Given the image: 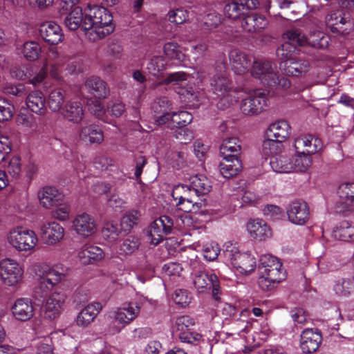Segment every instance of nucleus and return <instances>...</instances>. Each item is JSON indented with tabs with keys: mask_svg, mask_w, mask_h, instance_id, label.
<instances>
[{
	"mask_svg": "<svg viewBox=\"0 0 354 354\" xmlns=\"http://www.w3.org/2000/svg\"><path fill=\"white\" fill-rule=\"evenodd\" d=\"M6 239L9 245L19 252H32L39 243L35 232L22 226L11 228L6 235Z\"/></svg>",
	"mask_w": 354,
	"mask_h": 354,
	"instance_id": "11",
	"label": "nucleus"
},
{
	"mask_svg": "<svg viewBox=\"0 0 354 354\" xmlns=\"http://www.w3.org/2000/svg\"><path fill=\"white\" fill-rule=\"evenodd\" d=\"M140 312V306L133 301L111 309L107 314L108 332L113 335L119 333L138 317Z\"/></svg>",
	"mask_w": 354,
	"mask_h": 354,
	"instance_id": "6",
	"label": "nucleus"
},
{
	"mask_svg": "<svg viewBox=\"0 0 354 354\" xmlns=\"http://www.w3.org/2000/svg\"><path fill=\"white\" fill-rule=\"evenodd\" d=\"M337 193L346 205L354 206V183L341 184Z\"/></svg>",
	"mask_w": 354,
	"mask_h": 354,
	"instance_id": "55",
	"label": "nucleus"
},
{
	"mask_svg": "<svg viewBox=\"0 0 354 354\" xmlns=\"http://www.w3.org/2000/svg\"><path fill=\"white\" fill-rule=\"evenodd\" d=\"M79 138L86 143L100 144L104 140V133L98 126L87 124L80 127Z\"/></svg>",
	"mask_w": 354,
	"mask_h": 354,
	"instance_id": "40",
	"label": "nucleus"
},
{
	"mask_svg": "<svg viewBox=\"0 0 354 354\" xmlns=\"http://www.w3.org/2000/svg\"><path fill=\"white\" fill-rule=\"evenodd\" d=\"M205 75L203 72L195 71L192 76L183 72L170 73L164 80L166 84H171L180 95L181 100L192 106H198L199 102L198 92L192 86V80L195 79L194 84L201 83Z\"/></svg>",
	"mask_w": 354,
	"mask_h": 354,
	"instance_id": "3",
	"label": "nucleus"
},
{
	"mask_svg": "<svg viewBox=\"0 0 354 354\" xmlns=\"http://www.w3.org/2000/svg\"><path fill=\"white\" fill-rule=\"evenodd\" d=\"M120 232V231L117 223L108 222L103 227L102 234L104 239L109 242H114L118 240Z\"/></svg>",
	"mask_w": 354,
	"mask_h": 354,
	"instance_id": "62",
	"label": "nucleus"
},
{
	"mask_svg": "<svg viewBox=\"0 0 354 354\" xmlns=\"http://www.w3.org/2000/svg\"><path fill=\"white\" fill-rule=\"evenodd\" d=\"M54 209L52 211V216L60 221H66L69 218L71 212V207L69 203H59L56 206H54Z\"/></svg>",
	"mask_w": 354,
	"mask_h": 354,
	"instance_id": "59",
	"label": "nucleus"
},
{
	"mask_svg": "<svg viewBox=\"0 0 354 354\" xmlns=\"http://www.w3.org/2000/svg\"><path fill=\"white\" fill-rule=\"evenodd\" d=\"M322 340L317 329L306 328L303 330L300 339V348L304 353H311L317 350Z\"/></svg>",
	"mask_w": 354,
	"mask_h": 354,
	"instance_id": "28",
	"label": "nucleus"
},
{
	"mask_svg": "<svg viewBox=\"0 0 354 354\" xmlns=\"http://www.w3.org/2000/svg\"><path fill=\"white\" fill-rule=\"evenodd\" d=\"M113 17L104 7L88 4L84 8V30L86 37L95 41L109 35L114 30Z\"/></svg>",
	"mask_w": 354,
	"mask_h": 354,
	"instance_id": "1",
	"label": "nucleus"
},
{
	"mask_svg": "<svg viewBox=\"0 0 354 354\" xmlns=\"http://www.w3.org/2000/svg\"><path fill=\"white\" fill-rule=\"evenodd\" d=\"M259 5L258 0H232L224 7L225 15L236 20L245 17L250 10L255 9Z\"/></svg>",
	"mask_w": 354,
	"mask_h": 354,
	"instance_id": "21",
	"label": "nucleus"
},
{
	"mask_svg": "<svg viewBox=\"0 0 354 354\" xmlns=\"http://www.w3.org/2000/svg\"><path fill=\"white\" fill-rule=\"evenodd\" d=\"M140 213L136 210L127 212L121 218V228L125 231H129L136 225L139 219Z\"/></svg>",
	"mask_w": 354,
	"mask_h": 354,
	"instance_id": "61",
	"label": "nucleus"
},
{
	"mask_svg": "<svg viewBox=\"0 0 354 354\" xmlns=\"http://www.w3.org/2000/svg\"><path fill=\"white\" fill-rule=\"evenodd\" d=\"M205 202L203 201H195L193 196H192L189 198H187V200L182 201L180 205H178V203H176V205L179 209L184 212L197 213L199 210L202 209L205 206Z\"/></svg>",
	"mask_w": 354,
	"mask_h": 354,
	"instance_id": "60",
	"label": "nucleus"
},
{
	"mask_svg": "<svg viewBox=\"0 0 354 354\" xmlns=\"http://www.w3.org/2000/svg\"><path fill=\"white\" fill-rule=\"evenodd\" d=\"M85 86L98 98H105L109 92L106 82L96 76L88 77L85 82Z\"/></svg>",
	"mask_w": 354,
	"mask_h": 354,
	"instance_id": "44",
	"label": "nucleus"
},
{
	"mask_svg": "<svg viewBox=\"0 0 354 354\" xmlns=\"http://www.w3.org/2000/svg\"><path fill=\"white\" fill-rule=\"evenodd\" d=\"M334 290L337 294L344 296L354 292V279L350 278L337 282L334 286Z\"/></svg>",
	"mask_w": 354,
	"mask_h": 354,
	"instance_id": "63",
	"label": "nucleus"
},
{
	"mask_svg": "<svg viewBox=\"0 0 354 354\" xmlns=\"http://www.w3.org/2000/svg\"><path fill=\"white\" fill-rule=\"evenodd\" d=\"M285 36L286 35H285ZM286 37L288 39V41L283 44L277 50V55L278 57L282 60L281 63L290 62V61L295 58V54L296 52V47L295 45L297 44L295 42L290 41L287 37Z\"/></svg>",
	"mask_w": 354,
	"mask_h": 354,
	"instance_id": "52",
	"label": "nucleus"
},
{
	"mask_svg": "<svg viewBox=\"0 0 354 354\" xmlns=\"http://www.w3.org/2000/svg\"><path fill=\"white\" fill-rule=\"evenodd\" d=\"M270 165L276 173H290L292 171V160L291 158L283 156H272Z\"/></svg>",
	"mask_w": 354,
	"mask_h": 354,
	"instance_id": "48",
	"label": "nucleus"
},
{
	"mask_svg": "<svg viewBox=\"0 0 354 354\" xmlns=\"http://www.w3.org/2000/svg\"><path fill=\"white\" fill-rule=\"evenodd\" d=\"M226 64L220 62L216 64V74L210 81L211 88L216 95V104L218 109L225 110L238 100L237 91L226 73Z\"/></svg>",
	"mask_w": 354,
	"mask_h": 354,
	"instance_id": "2",
	"label": "nucleus"
},
{
	"mask_svg": "<svg viewBox=\"0 0 354 354\" xmlns=\"http://www.w3.org/2000/svg\"><path fill=\"white\" fill-rule=\"evenodd\" d=\"M164 53L172 59H176L179 62H183L185 59V54L181 51L180 46L176 42L170 41L164 45Z\"/></svg>",
	"mask_w": 354,
	"mask_h": 354,
	"instance_id": "58",
	"label": "nucleus"
},
{
	"mask_svg": "<svg viewBox=\"0 0 354 354\" xmlns=\"http://www.w3.org/2000/svg\"><path fill=\"white\" fill-rule=\"evenodd\" d=\"M18 50L26 60L34 62L39 57L41 53V48L38 42L28 41L24 42L23 45L18 48Z\"/></svg>",
	"mask_w": 354,
	"mask_h": 354,
	"instance_id": "46",
	"label": "nucleus"
},
{
	"mask_svg": "<svg viewBox=\"0 0 354 354\" xmlns=\"http://www.w3.org/2000/svg\"><path fill=\"white\" fill-rule=\"evenodd\" d=\"M17 121L21 131L28 138H32L38 133L37 120L32 114L21 113L19 114Z\"/></svg>",
	"mask_w": 354,
	"mask_h": 354,
	"instance_id": "39",
	"label": "nucleus"
},
{
	"mask_svg": "<svg viewBox=\"0 0 354 354\" xmlns=\"http://www.w3.org/2000/svg\"><path fill=\"white\" fill-rule=\"evenodd\" d=\"M182 271L183 268L181 265L175 262L165 263L162 267L164 277H167L169 280L173 282L178 281Z\"/></svg>",
	"mask_w": 354,
	"mask_h": 354,
	"instance_id": "56",
	"label": "nucleus"
},
{
	"mask_svg": "<svg viewBox=\"0 0 354 354\" xmlns=\"http://www.w3.org/2000/svg\"><path fill=\"white\" fill-rule=\"evenodd\" d=\"M60 113L65 120L75 124L80 123L84 114L81 102L74 99L67 101Z\"/></svg>",
	"mask_w": 354,
	"mask_h": 354,
	"instance_id": "37",
	"label": "nucleus"
},
{
	"mask_svg": "<svg viewBox=\"0 0 354 354\" xmlns=\"http://www.w3.org/2000/svg\"><path fill=\"white\" fill-rule=\"evenodd\" d=\"M241 167L239 159L223 158V161L219 165L220 173L225 178L235 176L241 171Z\"/></svg>",
	"mask_w": 354,
	"mask_h": 354,
	"instance_id": "47",
	"label": "nucleus"
},
{
	"mask_svg": "<svg viewBox=\"0 0 354 354\" xmlns=\"http://www.w3.org/2000/svg\"><path fill=\"white\" fill-rule=\"evenodd\" d=\"M232 71L237 75L246 73L251 66V59L245 53L234 49L229 54Z\"/></svg>",
	"mask_w": 354,
	"mask_h": 354,
	"instance_id": "36",
	"label": "nucleus"
},
{
	"mask_svg": "<svg viewBox=\"0 0 354 354\" xmlns=\"http://www.w3.org/2000/svg\"><path fill=\"white\" fill-rule=\"evenodd\" d=\"M10 313L17 322L24 323L32 319L35 314L33 301L29 297L16 299L10 306Z\"/></svg>",
	"mask_w": 354,
	"mask_h": 354,
	"instance_id": "19",
	"label": "nucleus"
},
{
	"mask_svg": "<svg viewBox=\"0 0 354 354\" xmlns=\"http://www.w3.org/2000/svg\"><path fill=\"white\" fill-rule=\"evenodd\" d=\"M241 147L240 141L236 138H229L223 140L220 147V153L223 158L239 159Z\"/></svg>",
	"mask_w": 354,
	"mask_h": 354,
	"instance_id": "41",
	"label": "nucleus"
},
{
	"mask_svg": "<svg viewBox=\"0 0 354 354\" xmlns=\"http://www.w3.org/2000/svg\"><path fill=\"white\" fill-rule=\"evenodd\" d=\"M41 38L51 45H57L64 38L61 27L54 21L43 23L39 29Z\"/></svg>",
	"mask_w": 354,
	"mask_h": 354,
	"instance_id": "32",
	"label": "nucleus"
},
{
	"mask_svg": "<svg viewBox=\"0 0 354 354\" xmlns=\"http://www.w3.org/2000/svg\"><path fill=\"white\" fill-rule=\"evenodd\" d=\"M246 230L250 236L257 241H264L272 236V230L261 219H250L246 223Z\"/></svg>",
	"mask_w": 354,
	"mask_h": 354,
	"instance_id": "33",
	"label": "nucleus"
},
{
	"mask_svg": "<svg viewBox=\"0 0 354 354\" xmlns=\"http://www.w3.org/2000/svg\"><path fill=\"white\" fill-rule=\"evenodd\" d=\"M189 181L192 194L196 196L206 195L212 189L210 181L204 175L200 174L192 176Z\"/></svg>",
	"mask_w": 354,
	"mask_h": 354,
	"instance_id": "42",
	"label": "nucleus"
},
{
	"mask_svg": "<svg viewBox=\"0 0 354 354\" xmlns=\"http://www.w3.org/2000/svg\"><path fill=\"white\" fill-rule=\"evenodd\" d=\"M72 227L77 235L82 238H88L97 230L94 218L86 213L77 214L72 221Z\"/></svg>",
	"mask_w": 354,
	"mask_h": 354,
	"instance_id": "22",
	"label": "nucleus"
},
{
	"mask_svg": "<svg viewBox=\"0 0 354 354\" xmlns=\"http://www.w3.org/2000/svg\"><path fill=\"white\" fill-rule=\"evenodd\" d=\"M286 37L299 46H310L315 48L324 49L328 47L330 38L322 31L310 32L306 38L298 30H290L286 32Z\"/></svg>",
	"mask_w": 354,
	"mask_h": 354,
	"instance_id": "16",
	"label": "nucleus"
},
{
	"mask_svg": "<svg viewBox=\"0 0 354 354\" xmlns=\"http://www.w3.org/2000/svg\"><path fill=\"white\" fill-rule=\"evenodd\" d=\"M67 269L63 266L39 264L35 268V275L38 279L37 289L43 295H46L58 285L66 277Z\"/></svg>",
	"mask_w": 354,
	"mask_h": 354,
	"instance_id": "10",
	"label": "nucleus"
},
{
	"mask_svg": "<svg viewBox=\"0 0 354 354\" xmlns=\"http://www.w3.org/2000/svg\"><path fill=\"white\" fill-rule=\"evenodd\" d=\"M198 21L201 29L212 30L221 24V16L215 10H209L205 16H201Z\"/></svg>",
	"mask_w": 354,
	"mask_h": 354,
	"instance_id": "50",
	"label": "nucleus"
},
{
	"mask_svg": "<svg viewBox=\"0 0 354 354\" xmlns=\"http://www.w3.org/2000/svg\"><path fill=\"white\" fill-rule=\"evenodd\" d=\"M79 261L85 265L95 263L102 260L105 257L104 250L93 244H85L77 251Z\"/></svg>",
	"mask_w": 354,
	"mask_h": 354,
	"instance_id": "29",
	"label": "nucleus"
},
{
	"mask_svg": "<svg viewBox=\"0 0 354 354\" xmlns=\"http://www.w3.org/2000/svg\"><path fill=\"white\" fill-rule=\"evenodd\" d=\"M293 147L295 152L300 151L311 156L319 152L322 149L323 143L318 137L313 134H307L296 138Z\"/></svg>",
	"mask_w": 354,
	"mask_h": 354,
	"instance_id": "24",
	"label": "nucleus"
},
{
	"mask_svg": "<svg viewBox=\"0 0 354 354\" xmlns=\"http://www.w3.org/2000/svg\"><path fill=\"white\" fill-rule=\"evenodd\" d=\"M279 66L286 75L297 77L306 75L311 68L310 63L308 59H297L296 58L290 62L280 63Z\"/></svg>",
	"mask_w": 354,
	"mask_h": 354,
	"instance_id": "31",
	"label": "nucleus"
},
{
	"mask_svg": "<svg viewBox=\"0 0 354 354\" xmlns=\"http://www.w3.org/2000/svg\"><path fill=\"white\" fill-rule=\"evenodd\" d=\"M274 72L275 68L266 60H254L250 68L251 75L266 86L274 83L272 79Z\"/></svg>",
	"mask_w": 354,
	"mask_h": 354,
	"instance_id": "23",
	"label": "nucleus"
},
{
	"mask_svg": "<svg viewBox=\"0 0 354 354\" xmlns=\"http://www.w3.org/2000/svg\"><path fill=\"white\" fill-rule=\"evenodd\" d=\"M171 196L178 205H180L182 201L193 196L192 188L187 185H176L171 192Z\"/></svg>",
	"mask_w": 354,
	"mask_h": 354,
	"instance_id": "57",
	"label": "nucleus"
},
{
	"mask_svg": "<svg viewBox=\"0 0 354 354\" xmlns=\"http://www.w3.org/2000/svg\"><path fill=\"white\" fill-rule=\"evenodd\" d=\"M173 224V220L165 215L154 220L147 230V236L151 244L156 245L160 243L164 236L171 232Z\"/></svg>",
	"mask_w": 354,
	"mask_h": 354,
	"instance_id": "18",
	"label": "nucleus"
},
{
	"mask_svg": "<svg viewBox=\"0 0 354 354\" xmlns=\"http://www.w3.org/2000/svg\"><path fill=\"white\" fill-rule=\"evenodd\" d=\"M326 26L333 32L346 34L351 29L352 22L345 14L340 10L335 11L326 18Z\"/></svg>",
	"mask_w": 354,
	"mask_h": 354,
	"instance_id": "27",
	"label": "nucleus"
},
{
	"mask_svg": "<svg viewBox=\"0 0 354 354\" xmlns=\"http://www.w3.org/2000/svg\"><path fill=\"white\" fill-rule=\"evenodd\" d=\"M65 15L64 24L69 30H75L80 27L84 29V11L82 8L75 7Z\"/></svg>",
	"mask_w": 354,
	"mask_h": 354,
	"instance_id": "43",
	"label": "nucleus"
},
{
	"mask_svg": "<svg viewBox=\"0 0 354 354\" xmlns=\"http://www.w3.org/2000/svg\"><path fill=\"white\" fill-rule=\"evenodd\" d=\"M268 25L266 19L257 14L246 15L241 23L243 28L248 32H255L264 28Z\"/></svg>",
	"mask_w": 354,
	"mask_h": 354,
	"instance_id": "45",
	"label": "nucleus"
},
{
	"mask_svg": "<svg viewBox=\"0 0 354 354\" xmlns=\"http://www.w3.org/2000/svg\"><path fill=\"white\" fill-rule=\"evenodd\" d=\"M66 297L64 293L55 291L46 298L43 307V317H35L32 322V328L36 333L44 331L47 322L57 319L65 307Z\"/></svg>",
	"mask_w": 354,
	"mask_h": 354,
	"instance_id": "7",
	"label": "nucleus"
},
{
	"mask_svg": "<svg viewBox=\"0 0 354 354\" xmlns=\"http://www.w3.org/2000/svg\"><path fill=\"white\" fill-rule=\"evenodd\" d=\"M40 205L45 209H50L63 201L64 195L55 187L46 186L37 194Z\"/></svg>",
	"mask_w": 354,
	"mask_h": 354,
	"instance_id": "30",
	"label": "nucleus"
},
{
	"mask_svg": "<svg viewBox=\"0 0 354 354\" xmlns=\"http://www.w3.org/2000/svg\"><path fill=\"white\" fill-rule=\"evenodd\" d=\"M139 246L138 239L134 236H128L122 243L118 246L112 243L109 246L110 253H107L111 259L121 258V256H126L134 252Z\"/></svg>",
	"mask_w": 354,
	"mask_h": 354,
	"instance_id": "34",
	"label": "nucleus"
},
{
	"mask_svg": "<svg viewBox=\"0 0 354 354\" xmlns=\"http://www.w3.org/2000/svg\"><path fill=\"white\" fill-rule=\"evenodd\" d=\"M172 299L177 305L184 308L190 304L192 295L186 290L178 289L174 292Z\"/></svg>",
	"mask_w": 354,
	"mask_h": 354,
	"instance_id": "64",
	"label": "nucleus"
},
{
	"mask_svg": "<svg viewBox=\"0 0 354 354\" xmlns=\"http://www.w3.org/2000/svg\"><path fill=\"white\" fill-rule=\"evenodd\" d=\"M27 108L37 115H42L46 113V98L40 91L30 92L26 98Z\"/></svg>",
	"mask_w": 354,
	"mask_h": 354,
	"instance_id": "38",
	"label": "nucleus"
},
{
	"mask_svg": "<svg viewBox=\"0 0 354 354\" xmlns=\"http://www.w3.org/2000/svg\"><path fill=\"white\" fill-rule=\"evenodd\" d=\"M295 156L291 158L292 160V171H306L312 165L311 156L304 152H295Z\"/></svg>",
	"mask_w": 354,
	"mask_h": 354,
	"instance_id": "51",
	"label": "nucleus"
},
{
	"mask_svg": "<svg viewBox=\"0 0 354 354\" xmlns=\"http://www.w3.org/2000/svg\"><path fill=\"white\" fill-rule=\"evenodd\" d=\"M223 261L236 273L248 274L252 272L256 266V259L248 252H241L236 244L228 242L223 252Z\"/></svg>",
	"mask_w": 354,
	"mask_h": 354,
	"instance_id": "8",
	"label": "nucleus"
},
{
	"mask_svg": "<svg viewBox=\"0 0 354 354\" xmlns=\"http://www.w3.org/2000/svg\"><path fill=\"white\" fill-rule=\"evenodd\" d=\"M24 270L16 259L6 258L0 261V280L7 287H17L24 279Z\"/></svg>",
	"mask_w": 354,
	"mask_h": 354,
	"instance_id": "14",
	"label": "nucleus"
},
{
	"mask_svg": "<svg viewBox=\"0 0 354 354\" xmlns=\"http://www.w3.org/2000/svg\"><path fill=\"white\" fill-rule=\"evenodd\" d=\"M290 134V126L283 120L271 123L266 130V139L263 142V151L266 155L273 154L279 145L285 141Z\"/></svg>",
	"mask_w": 354,
	"mask_h": 354,
	"instance_id": "12",
	"label": "nucleus"
},
{
	"mask_svg": "<svg viewBox=\"0 0 354 354\" xmlns=\"http://www.w3.org/2000/svg\"><path fill=\"white\" fill-rule=\"evenodd\" d=\"M102 309L99 302H93L86 305L77 314L75 322L78 326L86 328L91 325Z\"/></svg>",
	"mask_w": 354,
	"mask_h": 354,
	"instance_id": "35",
	"label": "nucleus"
},
{
	"mask_svg": "<svg viewBox=\"0 0 354 354\" xmlns=\"http://www.w3.org/2000/svg\"><path fill=\"white\" fill-rule=\"evenodd\" d=\"M268 106V99L264 92L259 89L250 90L242 100L241 110L244 115H254L261 113Z\"/></svg>",
	"mask_w": 354,
	"mask_h": 354,
	"instance_id": "17",
	"label": "nucleus"
},
{
	"mask_svg": "<svg viewBox=\"0 0 354 354\" xmlns=\"http://www.w3.org/2000/svg\"><path fill=\"white\" fill-rule=\"evenodd\" d=\"M196 324L194 317L183 315L176 317L173 325V330L182 342L194 344L202 339V335L193 331Z\"/></svg>",
	"mask_w": 354,
	"mask_h": 354,
	"instance_id": "15",
	"label": "nucleus"
},
{
	"mask_svg": "<svg viewBox=\"0 0 354 354\" xmlns=\"http://www.w3.org/2000/svg\"><path fill=\"white\" fill-rule=\"evenodd\" d=\"M193 119L190 113L185 111L179 112H166L163 113L157 120L158 124H163L171 122L174 127L179 128L176 133V138L181 142L187 143V141L191 140L193 137V133L187 129H180L183 127L189 124Z\"/></svg>",
	"mask_w": 354,
	"mask_h": 354,
	"instance_id": "13",
	"label": "nucleus"
},
{
	"mask_svg": "<svg viewBox=\"0 0 354 354\" xmlns=\"http://www.w3.org/2000/svg\"><path fill=\"white\" fill-rule=\"evenodd\" d=\"M335 239L343 241H354V225L347 221L341 223L340 225L333 231Z\"/></svg>",
	"mask_w": 354,
	"mask_h": 354,
	"instance_id": "53",
	"label": "nucleus"
},
{
	"mask_svg": "<svg viewBox=\"0 0 354 354\" xmlns=\"http://www.w3.org/2000/svg\"><path fill=\"white\" fill-rule=\"evenodd\" d=\"M288 220L293 224L303 225L310 218L308 204L304 201H296L290 203L287 209Z\"/></svg>",
	"mask_w": 354,
	"mask_h": 354,
	"instance_id": "25",
	"label": "nucleus"
},
{
	"mask_svg": "<svg viewBox=\"0 0 354 354\" xmlns=\"http://www.w3.org/2000/svg\"><path fill=\"white\" fill-rule=\"evenodd\" d=\"M187 264L192 270L193 283L198 292H203L212 289L214 297L218 299L220 285L217 276L214 273L205 272L203 264L194 254L191 255Z\"/></svg>",
	"mask_w": 354,
	"mask_h": 354,
	"instance_id": "9",
	"label": "nucleus"
},
{
	"mask_svg": "<svg viewBox=\"0 0 354 354\" xmlns=\"http://www.w3.org/2000/svg\"><path fill=\"white\" fill-rule=\"evenodd\" d=\"M281 267L282 263L277 257L269 254L261 256L258 283L262 290H268L285 279L286 273Z\"/></svg>",
	"mask_w": 354,
	"mask_h": 354,
	"instance_id": "5",
	"label": "nucleus"
},
{
	"mask_svg": "<svg viewBox=\"0 0 354 354\" xmlns=\"http://www.w3.org/2000/svg\"><path fill=\"white\" fill-rule=\"evenodd\" d=\"M64 102V91L61 88L53 89L48 95L47 104L52 112H61Z\"/></svg>",
	"mask_w": 354,
	"mask_h": 354,
	"instance_id": "49",
	"label": "nucleus"
},
{
	"mask_svg": "<svg viewBox=\"0 0 354 354\" xmlns=\"http://www.w3.org/2000/svg\"><path fill=\"white\" fill-rule=\"evenodd\" d=\"M250 316V309L243 310L239 318L234 317L229 324L225 325L228 326L229 328L226 332L221 333L226 339L230 337H232L233 339L238 337L243 339L244 348L242 351L244 353H250L259 345V342H256L254 335L250 333L251 326Z\"/></svg>",
	"mask_w": 354,
	"mask_h": 354,
	"instance_id": "4",
	"label": "nucleus"
},
{
	"mask_svg": "<svg viewBox=\"0 0 354 354\" xmlns=\"http://www.w3.org/2000/svg\"><path fill=\"white\" fill-rule=\"evenodd\" d=\"M236 308L229 304L220 303L218 304L214 314L212 315V328L217 329L224 326L233 319L236 314Z\"/></svg>",
	"mask_w": 354,
	"mask_h": 354,
	"instance_id": "26",
	"label": "nucleus"
},
{
	"mask_svg": "<svg viewBox=\"0 0 354 354\" xmlns=\"http://www.w3.org/2000/svg\"><path fill=\"white\" fill-rule=\"evenodd\" d=\"M39 233L44 243L53 246L59 243L64 237L65 230L55 221H48L39 227Z\"/></svg>",
	"mask_w": 354,
	"mask_h": 354,
	"instance_id": "20",
	"label": "nucleus"
},
{
	"mask_svg": "<svg viewBox=\"0 0 354 354\" xmlns=\"http://www.w3.org/2000/svg\"><path fill=\"white\" fill-rule=\"evenodd\" d=\"M166 62L165 58L160 55L153 56L147 66L149 73L154 77H159L165 70Z\"/></svg>",
	"mask_w": 354,
	"mask_h": 354,
	"instance_id": "54",
	"label": "nucleus"
}]
</instances>
